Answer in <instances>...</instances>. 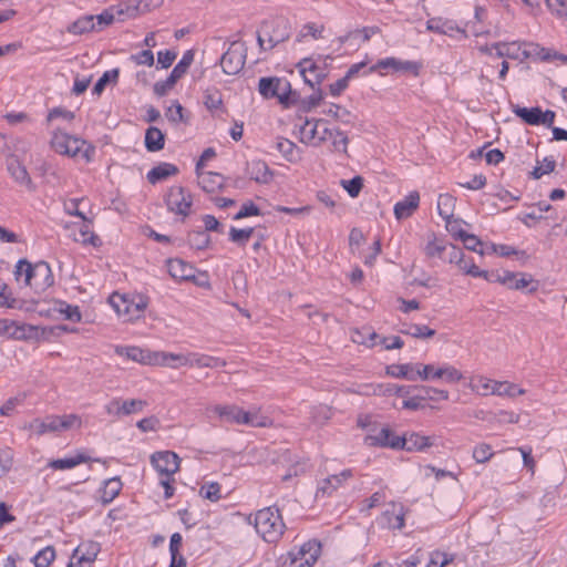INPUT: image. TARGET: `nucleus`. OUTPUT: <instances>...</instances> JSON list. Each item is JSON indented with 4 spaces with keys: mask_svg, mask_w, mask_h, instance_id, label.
<instances>
[{
    "mask_svg": "<svg viewBox=\"0 0 567 567\" xmlns=\"http://www.w3.org/2000/svg\"><path fill=\"white\" fill-rule=\"evenodd\" d=\"M321 554L320 542L305 543L297 551H289L278 559V567H312Z\"/></svg>",
    "mask_w": 567,
    "mask_h": 567,
    "instance_id": "nucleus-6",
    "label": "nucleus"
},
{
    "mask_svg": "<svg viewBox=\"0 0 567 567\" xmlns=\"http://www.w3.org/2000/svg\"><path fill=\"white\" fill-rule=\"evenodd\" d=\"M156 354H159L161 358L157 359L155 365H163L173 369H178L181 367H189V353L187 354H174L167 353L164 351H157Z\"/></svg>",
    "mask_w": 567,
    "mask_h": 567,
    "instance_id": "nucleus-24",
    "label": "nucleus"
},
{
    "mask_svg": "<svg viewBox=\"0 0 567 567\" xmlns=\"http://www.w3.org/2000/svg\"><path fill=\"white\" fill-rule=\"evenodd\" d=\"M137 301L130 300L120 293H113L110 297V303L126 321H134L142 317L147 302L143 297H138Z\"/></svg>",
    "mask_w": 567,
    "mask_h": 567,
    "instance_id": "nucleus-8",
    "label": "nucleus"
},
{
    "mask_svg": "<svg viewBox=\"0 0 567 567\" xmlns=\"http://www.w3.org/2000/svg\"><path fill=\"white\" fill-rule=\"evenodd\" d=\"M50 145L54 152L61 155L74 157L82 154L86 162L91 161V156L94 153V147L86 141L60 130L53 132Z\"/></svg>",
    "mask_w": 567,
    "mask_h": 567,
    "instance_id": "nucleus-4",
    "label": "nucleus"
},
{
    "mask_svg": "<svg viewBox=\"0 0 567 567\" xmlns=\"http://www.w3.org/2000/svg\"><path fill=\"white\" fill-rule=\"evenodd\" d=\"M145 405L146 401L140 399H132L122 401L121 410L123 412V415H130L143 411Z\"/></svg>",
    "mask_w": 567,
    "mask_h": 567,
    "instance_id": "nucleus-58",
    "label": "nucleus"
},
{
    "mask_svg": "<svg viewBox=\"0 0 567 567\" xmlns=\"http://www.w3.org/2000/svg\"><path fill=\"white\" fill-rule=\"evenodd\" d=\"M386 373L396 377L404 378L409 380H415L413 368L409 364H393L386 368Z\"/></svg>",
    "mask_w": 567,
    "mask_h": 567,
    "instance_id": "nucleus-46",
    "label": "nucleus"
},
{
    "mask_svg": "<svg viewBox=\"0 0 567 567\" xmlns=\"http://www.w3.org/2000/svg\"><path fill=\"white\" fill-rule=\"evenodd\" d=\"M401 332L419 339H429L435 336V330L421 324H410L406 329L401 330Z\"/></svg>",
    "mask_w": 567,
    "mask_h": 567,
    "instance_id": "nucleus-43",
    "label": "nucleus"
},
{
    "mask_svg": "<svg viewBox=\"0 0 567 567\" xmlns=\"http://www.w3.org/2000/svg\"><path fill=\"white\" fill-rule=\"evenodd\" d=\"M254 234V228L238 229L231 227L229 230V239L240 246H245Z\"/></svg>",
    "mask_w": 567,
    "mask_h": 567,
    "instance_id": "nucleus-49",
    "label": "nucleus"
},
{
    "mask_svg": "<svg viewBox=\"0 0 567 567\" xmlns=\"http://www.w3.org/2000/svg\"><path fill=\"white\" fill-rule=\"evenodd\" d=\"M210 237L202 230L193 231L188 235V243L190 247L196 249H204L208 246Z\"/></svg>",
    "mask_w": 567,
    "mask_h": 567,
    "instance_id": "nucleus-54",
    "label": "nucleus"
},
{
    "mask_svg": "<svg viewBox=\"0 0 567 567\" xmlns=\"http://www.w3.org/2000/svg\"><path fill=\"white\" fill-rule=\"evenodd\" d=\"M22 275H24L25 286L31 287L35 292L45 291L54 282L51 268L45 261L31 264L27 259H20L14 270L16 279L19 281Z\"/></svg>",
    "mask_w": 567,
    "mask_h": 567,
    "instance_id": "nucleus-1",
    "label": "nucleus"
},
{
    "mask_svg": "<svg viewBox=\"0 0 567 567\" xmlns=\"http://www.w3.org/2000/svg\"><path fill=\"white\" fill-rule=\"evenodd\" d=\"M443 380L450 384L454 385L457 383H463V381H466V377L457 370L453 365H444V373H443Z\"/></svg>",
    "mask_w": 567,
    "mask_h": 567,
    "instance_id": "nucleus-50",
    "label": "nucleus"
},
{
    "mask_svg": "<svg viewBox=\"0 0 567 567\" xmlns=\"http://www.w3.org/2000/svg\"><path fill=\"white\" fill-rule=\"evenodd\" d=\"M420 195L416 190L411 192L403 200L394 206V216L398 220L409 218L417 209Z\"/></svg>",
    "mask_w": 567,
    "mask_h": 567,
    "instance_id": "nucleus-17",
    "label": "nucleus"
},
{
    "mask_svg": "<svg viewBox=\"0 0 567 567\" xmlns=\"http://www.w3.org/2000/svg\"><path fill=\"white\" fill-rule=\"evenodd\" d=\"M167 269L174 279L189 280L195 278V269L182 259H169L167 261Z\"/></svg>",
    "mask_w": 567,
    "mask_h": 567,
    "instance_id": "nucleus-21",
    "label": "nucleus"
},
{
    "mask_svg": "<svg viewBox=\"0 0 567 567\" xmlns=\"http://www.w3.org/2000/svg\"><path fill=\"white\" fill-rule=\"evenodd\" d=\"M122 488V482L120 477H113L104 483V487L102 489V502L104 504L111 503L121 492Z\"/></svg>",
    "mask_w": 567,
    "mask_h": 567,
    "instance_id": "nucleus-36",
    "label": "nucleus"
},
{
    "mask_svg": "<svg viewBox=\"0 0 567 567\" xmlns=\"http://www.w3.org/2000/svg\"><path fill=\"white\" fill-rule=\"evenodd\" d=\"M96 30L94 16H84L79 18L76 21L72 22L68 27V32L81 35L87 32H93Z\"/></svg>",
    "mask_w": 567,
    "mask_h": 567,
    "instance_id": "nucleus-29",
    "label": "nucleus"
},
{
    "mask_svg": "<svg viewBox=\"0 0 567 567\" xmlns=\"http://www.w3.org/2000/svg\"><path fill=\"white\" fill-rule=\"evenodd\" d=\"M400 440L404 442L403 445L400 446V450H406L409 452L424 451L425 449L434 445L431 436L420 435L414 432L401 436Z\"/></svg>",
    "mask_w": 567,
    "mask_h": 567,
    "instance_id": "nucleus-18",
    "label": "nucleus"
},
{
    "mask_svg": "<svg viewBox=\"0 0 567 567\" xmlns=\"http://www.w3.org/2000/svg\"><path fill=\"white\" fill-rule=\"evenodd\" d=\"M382 68H392L394 71H405V72H413L414 74H417V65L410 61H400L395 58H386L384 60H380L375 65L371 66L369 72H374L377 69Z\"/></svg>",
    "mask_w": 567,
    "mask_h": 567,
    "instance_id": "nucleus-25",
    "label": "nucleus"
},
{
    "mask_svg": "<svg viewBox=\"0 0 567 567\" xmlns=\"http://www.w3.org/2000/svg\"><path fill=\"white\" fill-rule=\"evenodd\" d=\"M400 437L389 426L384 425L377 434L365 435L364 444L370 447L400 450V446L404 443Z\"/></svg>",
    "mask_w": 567,
    "mask_h": 567,
    "instance_id": "nucleus-13",
    "label": "nucleus"
},
{
    "mask_svg": "<svg viewBox=\"0 0 567 567\" xmlns=\"http://www.w3.org/2000/svg\"><path fill=\"white\" fill-rule=\"evenodd\" d=\"M341 185L351 197H357L363 187V178L361 176H355L350 181L343 179L341 181Z\"/></svg>",
    "mask_w": 567,
    "mask_h": 567,
    "instance_id": "nucleus-61",
    "label": "nucleus"
},
{
    "mask_svg": "<svg viewBox=\"0 0 567 567\" xmlns=\"http://www.w3.org/2000/svg\"><path fill=\"white\" fill-rule=\"evenodd\" d=\"M351 470H344L338 475H331L322 480L318 486L317 496L321 493L322 495H330L333 491L342 485L343 482L352 477Z\"/></svg>",
    "mask_w": 567,
    "mask_h": 567,
    "instance_id": "nucleus-20",
    "label": "nucleus"
},
{
    "mask_svg": "<svg viewBox=\"0 0 567 567\" xmlns=\"http://www.w3.org/2000/svg\"><path fill=\"white\" fill-rule=\"evenodd\" d=\"M530 286L528 289L529 293H534L538 290V281H535L532 275L524 272H516L513 282L508 286L509 289L522 290Z\"/></svg>",
    "mask_w": 567,
    "mask_h": 567,
    "instance_id": "nucleus-33",
    "label": "nucleus"
},
{
    "mask_svg": "<svg viewBox=\"0 0 567 567\" xmlns=\"http://www.w3.org/2000/svg\"><path fill=\"white\" fill-rule=\"evenodd\" d=\"M427 30L442 34H449L450 32L458 29L455 28L449 21H443L442 19L433 18L427 21Z\"/></svg>",
    "mask_w": 567,
    "mask_h": 567,
    "instance_id": "nucleus-48",
    "label": "nucleus"
},
{
    "mask_svg": "<svg viewBox=\"0 0 567 567\" xmlns=\"http://www.w3.org/2000/svg\"><path fill=\"white\" fill-rule=\"evenodd\" d=\"M402 406L404 409H409V410H413V411H416V410H423L425 408H433L426 398L424 396H421V395H415L413 398H410V399H406V400H403L402 401Z\"/></svg>",
    "mask_w": 567,
    "mask_h": 567,
    "instance_id": "nucleus-60",
    "label": "nucleus"
},
{
    "mask_svg": "<svg viewBox=\"0 0 567 567\" xmlns=\"http://www.w3.org/2000/svg\"><path fill=\"white\" fill-rule=\"evenodd\" d=\"M151 462L161 475L169 477L179 470L181 458L172 451H162L154 453Z\"/></svg>",
    "mask_w": 567,
    "mask_h": 567,
    "instance_id": "nucleus-14",
    "label": "nucleus"
},
{
    "mask_svg": "<svg viewBox=\"0 0 567 567\" xmlns=\"http://www.w3.org/2000/svg\"><path fill=\"white\" fill-rule=\"evenodd\" d=\"M193 199L190 194L186 193L185 188L181 186H173L166 195V205L171 212L178 215L187 216L192 206Z\"/></svg>",
    "mask_w": 567,
    "mask_h": 567,
    "instance_id": "nucleus-12",
    "label": "nucleus"
},
{
    "mask_svg": "<svg viewBox=\"0 0 567 567\" xmlns=\"http://www.w3.org/2000/svg\"><path fill=\"white\" fill-rule=\"evenodd\" d=\"M377 339H379V334L371 328L363 327L362 329L351 330V340L354 343L373 347L377 344Z\"/></svg>",
    "mask_w": 567,
    "mask_h": 567,
    "instance_id": "nucleus-30",
    "label": "nucleus"
},
{
    "mask_svg": "<svg viewBox=\"0 0 567 567\" xmlns=\"http://www.w3.org/2000/svg\"><path fill=\"white\" fill-rule=\"evenodd\" d=\"M556 167V162L551 158L545 157L542 163L534 168L532 175L535 179L540 178L545 174H549L554 172Z\"/></svg>",
    "mask_w": 567,
    "mask_h": 567,
    "instance_id": "nucleus-62",
    "label": "nucleus"
},
{
    "mask_svg": "<svg viewBox=\"0 0 567 567\" xmlns=\"http://www.w3.org/2000/svg\"><path fill=\"white\" fill-rule=\"evenodd\" d=\"M524 50L522 51L523 59L537 58L542 61L551 60V51L545 49L536 43H523Z\"/></svg>",
    "mask_w": 567,
    "mask_h": 567,
    "instance_id": "nucleus-34",
    "label": "nucleus"
},
{
    "mask_svg": "<svg viewBox=\"0 0 567 567\" xmlns=\"http://www.w3.org/2000/svg\"><path fill=\"white\" fill-rule=\"evenodd\" d=\"M457 267L466 275L472 277H483L488 280V272L485 270H480L474 261L472 259L465 258V256L463 257V262H460Z\"/></svg>",
    "mask_w": 567,
    "mask_h": 567,
    "instance_id": "nucleus-47",
    "label": "nucleus"
},
{
    "mask_svg": "<svg viewBox=\"0 0 567 567\" xmlns=\"http://www.w3.org/2000/svg\"><path fill=\"white\" fill-rule=\"evenodd\" d=\"M324 114L332 116L333 118L341 121L344 124H351L350 111L338 104H331L329 109L324 111Z\"/></svg>",
    "mask_w": 567,
    "mask_h": 567,
    "instance_id": "nucleus-51",
    "label": "nucleus"
},
{
    "mask_svg": "<svg viewBox=\"0 0 567 567\" xmlns=\"http://www.w3.org/2000/svg\"><path fill=\"white\" fill-rule=\"evenodd\" d=\"M165 136L155 126H150L145 132V147L148 152H158L164 148Z\"/></svg>",
    "mask_w": 567,
    "mask_h": 567,
    "instance_id": "nucleus-27",
    "label": "nucleus"
},
{
    "mask_svg": "<svg viewBox=\"0 0 567 567\" xmlns=\"http://www.w3.org/2000/svg\"><path fill=\"white\" fill-rule=\"evenodd\" d=\"M117 78H118V70L117 69H114V70H111V71H106L100 79L99 81L95 83L94 87H93V93L94 94H101L105 87V85L110 82H116L117 81Z\"/></svg>",
    "mask_w": 567,
    "mask_h": 567,
    "instance_id": "nucleus-56",
    "label": "nucleus"
},
{
    "mask_svg": "<svg viewBox=\"0 0 567 567\" xmlns=\"http://www.w3.org/2000/svg\"><path fill=\"white\" fill-rule=\"evenodd\" d=\"M199 495L205 499L217 502L220 499V485L218 483H209L203 485L199 491Z\"/></svg>",
    "mask_w": 567,
    "mask_h": 567,
    "instance_id": "nucleus-55",
    "label": "nucleus"
},
{
    "mask_svg": "<svg viewBox=\"0 0 567 567\" xmlns=\"http://www.w3.org/2000/svg\"><path fill=\"white\" fill-rule=\"evenodd\" d=\"M300 72L305 82L312 89H315L316 85H319L327 76L324 71L315 64H310L308 68L303 66Z\"/></svg>",
    "mask_w": 567,
    "mask_h": 567,
    "instance_id": "nucleus-32",
    "label": "nucleus"
},
{
    "mask_svg": "<svg viewBox=\"0 0 567 567\" xmlns=\"http://www.w3.org/2000/svg\"><path fill=\"white\" fill-rule=\"evenodd\" d=\"M178 173L177 166L171 163H161L159 165L153 167L147 173V181L151 184H156L161 181L168 178L169 176H174Z\"/></svg>",
    "mask_w": 567,
    "mask_h": 567,
    "instance_id": "nucleus-26",
    "label": "nucleus"
},
{
    "mask_svg": "<svg viewBox=\"0 0 567 567\" xmlns=\"http://www.w3.org/2000/svg\"><path fill=\"white\" fill-rule=\"evenodd\" d=\"M115 352L118 355L126 357L128 360L146 365H155L157 359L161 358L159 354H156L157 351L140 347H116Z\"/></svg>",
    "mask_w": 567,
    "mask_h": 567,
    "instance_id": "nucleus-15",
    "label": "nucleus"
},
{
    "mask_svg": "<svg viewBox=\"0 0 567 567\" xmlns=\"http://www.w3.org/2000/svg\"><path fill=\"white\" fill-rule=\"evenodd\" d=\"M7 171L10 176L21 186H24L28 192L33 193L37 189L27 167L19 159L14 153H9L7 156Z\"/></svg>",
    "mask_w": 567,
    "mask_h": 567,
    "instance_id": "nucleus-11",
    "label": "nucleus"
},
{
    "mask_svg": "<svg viewBox=\"0 0 567 567\" xmlns=\"http://www.w3.org/2000/svg\"><path fill=\"white\" fill-rule=\"evenodd\" d=\"M553 14L567 20V0H545Z\"/></svg>",
    "mask_w": 567,
    "mask_h": 567,
    "instance_id": "nucleus-59",
    "label": "nucleus"
},
{
    "mask_svg": "<svg viewBox=\"0 0 567 567\" xmlns=\"http://www.w3.org/2000/svg\"><path fill=\"white\" fill-rule=\"evenodd\" d=\"M55 558V550L52 546H48L40 550L33 558L32 561L35 567H49Z\"/></svg>",
    "mask_w": 567,
    "mask_h": 567,
    "instance_id": "nucleus-44",
    "label": "nucleus"
},
{
    "mask_svg": "<svg viewBox=\"0 0 567 567\" xmlns=\"http://www.w3.org/2000/svg\"><path fill=\"white\" fill-rule=\"evenodd\" d=\"M447 249V246L443 244V241L437 240L433 237L432 240H429L426 244L424 251L429 258L433 257H442L443 252Z\"/></svg>",
    "mask_w": 567,
    "mask_h": 567,
    "instance_id": "nucleus-57",
    "label": "nucleus"
},
{
    "mask_svg": "<svg viewBox=\"0 0 567 567\" xmlns=\"http://www.w3.org/2000/svg\"><path fill=\"white\" fill-rule=\"evenodd\" d=\"M493 47L496 49V55L498 58H508L518 60L519 51H520V44L517 42L512 43H494Z\"/></svg>",
    "mask_w": 567,
    "mask_h": 567,
    "instance_id": "nucleus-38",
    "label": "nucleus"
},
{
    "mask_svg": "<svg viewBox=\"0 0 567 567\" xmlns=\"http://www.w3.org/2000/svg\"><path fill=\"white\" fill-rule=\"evenodd\" d=\"M165 116L174 124L188 122V117L184 114V107L178 101L173 102V104L166 110Z\"/></svg>",
    "mask_w": 567,
    "mask_h": 567,
    "instance_id": "nucleus-41",
    "label": "nucleus"
},
{
    "mask_svg": "<svg viewBox=\"0 0 567 567\" xmlns=\"http://www.w3.org/2000/svg\"><path fill=\"white\" fill-rule=\"evenodd\" d=\"M513 113L522 118L528 125H539L540 107H523L518 104H512Z\"/></svg>",
    "mask_w": 567,
    "mask_h": 567,
    "instance_id": "nucleus-28",
    "label": "nucleus"
},
{
    "mask_svg": "<svg viewBox=\"0 0 567 567\" xmlns=\"http://www.w3.org/2000/svg\"><path fill=\"white\" fill-rule=\"evenodd\" d=\"M494 453L488 444L482 443L477 445L473 451V457L477 463H485L492 458Z\"/></svg>",
    "mask_w": 567,
    "mask_h": 567,
    "instance_id": "nucleus-64",
    "label": "nucleus"
},
{
    "mask_svg": "<svg viewBox=\"0 0 567 567\" xmlns=\"http://www.w3.org/2000/svg\"><path fill=\"white\" fill-rule=\"evenodd\" d=\"M198 185L207 193H214L224 186V177L214 172H196Z\"/></svg>",
    "mask_w": 567,
    "mask_h": 567,
    "instance_id": "nucleus-22",
    "label": "nucleus"
},
{
    "mask_svg": "<svg viewBox=\"0 0 567 567\" xmlns=\"http://www.w3.org/2000/svg\"><path fill=\"white\" fill-rule=\"evenodd\" d=\"M258 90L265 99L277 97L279 103L286 107L297 104L300 100L299 93L291 89L290 82L281 78H261Z\"/></svg>",
    "mask_w": 567,
    "mask_h": 567,
    "instance_id": "nucleus-3",
    "label": "nucleus"
},
{
    "mask_svg": "<svg viewBox=\"0 0 567 567\" xmlns=\"http://www.w3.org/2000/svg\"><path fill=\"white\" fill-rule=\"evenodd\" d=\"M276 147L289 162H297L301 158L296 144L287 138H279Z\"/></svg>",
    "mask_w": 567,
    "mask_h": 567,
    "instance_id": "nucleus-37",
    "label": "nucleus"
},
{
    "mask_svg": "<svg viewBox=\"0 0 567 567\" xmlns=\"http://www.w3.org/2000/svg\"><path fill=\"white\" fill-rule=\"evenodd\" d=\"M189 367H198V368H216V367H224L225 361L220 360L219 358L206 355V354H197V353H189Z\"/></svg>",
    "mask_w": 567,
    "mask_h": 567,
    "instance_id": "nucleus-35",
    "label": "nucleus"
},
{
    "mask_svg": "<svg viewBox=\"0 0 567 567\" xmlns=\"http://www.w3.org/2000/svg\"><path fill=\"white\" fill-rule=\"evenodd\" d=\"M348 144L349 138L344 132L339 128H336V133L332 137V147L337 152H341L343 154H348Z\"/></svg>",
    "mask_w": 567,
    "mask_h": 567,
    "instance_id": "nucleus-63",
    "label": "nucleus"
},
{
    "mask_svg": "<svg viewBox=\"0 0 567 567\" xmlns=\"http://www.w3.org/2000/svg\"><path fill=\"white\" fill-rule=\"evenodd\" d=\"M0 334H7L16 339L25 337L23 327H18L8 320H0Z\"/></svg>",
    "mask_w": 567,
    "mask_h": 567,
    "instance_id": "nucleus-52",
    "label": "nucleus"
},
{
    "mask_svg": "<svg viewBox=\"0 0 567 567\" xmlns=\"http://www.w3.org/2000/svg\"><path fill=\"white\" fill-rule=\"evenodd\" d=\"M246 60V48L238 41L231 42L229 49L221 55L220 65L226 74L235 75L239 73Z\"/></svg>",
    "mask_w": 567,
    "mask_h": 567,
    "instance_id": "nucleus-9",
    "label": "nucleus"
},
{
    "mask_svg": "<svg viewBox=\"0 0 567 567\" xmlns=\"http://www.w3.org/2000/svg\"><path fill=\"white\" fill-rule=\"evenodd\" d=\"M321 123H324V120H306L305 124L300 128V133L302 135L301 142L309 143L310 141H312L317 135V127Z\"/></svg>",
    "mask_w": 567,
    "mask_h": 567,
    "instance_id": "nucleus-45",
    "label": "nucleus"
},
{
    "mask_svg": "<svg viewBox=\"0 0 567 567\" xmlns=\"http://www.w3.org/2000/svg\"><path fill=\"white\" fill-rule=\"evenodd\" d=\"M392 512L386 511L384 517L388 520V525L393 529H402L404 527V513L401 505L392 504Z\"/></svg>",
    "mask_w": 567,
    "mask_h": 567,
    "instance_id": "nucleus-40",
    "label": "nucleus"
},
{
    "mask_svg": "<svg viewBox=\"0 0 567 567\" xmlns=\"http://www.w3.org/2000/svg\"><path fill=\"white\" fill-rule=\"evenodd\" d=\"M462 386L470 388L471 390H496L505 386L506 390H513L517 385L508 381H496L483 375H471L466 377V381H463Z\"/></svg>",
    "mask_w": 567,
    "mask_h": 567,
    "instance_id": "nucleus-16",
    "label": "nucleus"
},
{
    "mask_svg": "<svg viewBox=\"0 0 567 567\" xmlns=\"http://www.w3.org/2000/svg\"><path fill=\"white\" fill-rule=\"evenodd\" d=\"M455 198L450 194H441L437 199V212L443 219L453 217Z\"/></svg>",
    "mask_w": 567,
    "mask_h": 567,
    "instance_id": "nucleus-39",
    "label": "nucleus"
},
{
    "mask_svg": "<svg viewBox=\"0 0 567 567\" xmlns=\"http://www.w3.org/2000/svg\"><path fill=\"white\" fill-rule=\"evenodd\" d=\"M247 169L250 178L259 184H269L274 178V173L264 161H251L248 163Z\"/></svg>",
    "mask_w": 567,
    "mask_h": 567,
    "instance_id": "nucleus-19",
    "label": "nucleus"
},
{
    "mask_svg": "<svg viewBox=\"0 0 567 567\" xmlns=\"http://www.w3.org/2000/svg\"><path fill=\"white\" fill-rule=\"evenodd\" d=\"M357 424L367 432V435L377 434L378 431L384 426L369 414L360 415L357 420Z\"/></svg>",
    "mask_w": 567,
    "mask_h": 567,
    "instance_id": "nucleus-42",
    "label": "nucleus"
},
{
    "mask_svg": "<svg viewBox=\"0 0 567 567\" xmlns=\"http://www.w3.org/2000/svg\"><path fill=\"white\" fill-rule=\"evenodd\" d=\"M82 426V419L76 414L49 415L44 419H35L30 423V429L37 435L45 433H62Z\"/></svg>",
    "mask_w": 567,
    "mask_h": 567,
    "instance_id": "nucleus-5",
    "label": "nucleus"
},
{
    "mask_svg": "<svg viewBox=\"0 0 567 567\" xmlns=\"http://www.w3.org/2000/svg\"><path fill=\"white\" fill-rule=\"evenodd\" d=\"M458 239L463 241L466 249L478 252L481 256L484 255V251L478 249V247L482 246V241L475 235L468 233H458Z\"/></svg>",
    "mask_w": 567,
    "mask_h": 567,
    "instance_id": "nucleus-53",
    "label": "nucleus"
},
{
    "mask_svg": "<svg viewBox=\"0 0 567 567\" xmlns=\"http://www.w3.org/2000/svg\"><path fill=\"white\" fill-rule=\"evenodd\" d=\"M100 551V545L94 542L80 545L73 554V557L78 558V565L82 567L83 564H92Z\"/></svg>",
    "mask_w": 567,
    "mask_h": 567,
    "instance_id": "nucleus-23",
    "label": "nucleus"
},
{
    "mask_svg": "<svg viewBox=\"0 0 567 567\" xmlns=\"http://www.w3.org/2000/svg\"><path fill=\"white\" fill-rule=\"evenodd\" d=\"M214 411L228 422L248 424L265 427L270 424L267 416L260 415L257 411H244L237 405H215Z\"/></svg>",
    "mask_w": 567,
    "mask_h": 567,
    "instance_id": "nucleus-7",
    "label": "nucleus"
},
{
    "mask_svg": "<svg viewBox=\"0 0 567 567\" xmlns=\"http://www.w3.org/2000/svg\"><path fill=\"white\" fill-rule=\"evenodd\" d=\"M90 461H91L90 456H87L83 453H78L73 457L52 460L49 463V466L53 470H68V468H73L79 464L87 463Z\"/></svg>",
    "mask_w": 567,
    "mask_h": 567,
    "instance_id": "nucleus-31",
    "label": "nucleus"
},
{
    "mask_svg": "<svg viewBox=\"0 0 567 567\" xmlns=\"http://www.w3.org/2000/svg\"><path fill=\"white\" fill-rule=\"evenodd\" d=\"M194 60L193 51L184 53L182 60L175 65L169 76L165 81L156 82L154 84V93L158 96H164L169 90L174 87L176 82L187 72Z\"/></svg>",
    "mask_w": 567,
    "mask_h": 567,
    "instance_id": "nucleus-10",
    "label": "nucleus"
},
{
    "mask_svg": "<svg viewBox=\"0 0 567 567\" xmlns=\"http://www.w3.org/2000/svg\"><path fill=\"white\" fill-rule=\"evenodd\" d=\"M254 526L262 539L276 544L282 537L286 525L278 509L266 507L255 514Z\"/></svg>",
    "mask_w": 567,
    "mask_h": 567,
    "instance_id": "nucleus-2",
    "label": "nucleus"
}]
</instances>
